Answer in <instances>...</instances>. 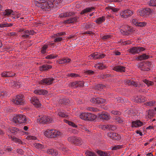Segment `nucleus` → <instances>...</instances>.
Wrapping results in <instances>:
<instances>
[{
    "instance_id": "nucleus-20",
    "label": "nucleus",
    "mask_w": 156,
    "mask_h": 156,
    "mask_svg": "<svg viewBox=\"0 0 156 156\" xmlns=\"http://www.w3.org/2000/svg\"><path fill=\"white\" fill-rule=\"evenodd\" d=\"M51 138H55L58 137L62 134L60 131L56 129H52Z\"/></svg>"
},
{
    "instance_id": "nucleus-58",
    "label": "nucleus",
    "mask_w": 156,
    "mask_h": 156,
    "mask_svg": "<svg viewBox=\"0 0 156 156\" xmlns=\"http://www.w3.org/2000/svg\"><path fill=\"white\" fill-rule=\"evenodd\" d=\"M146 23L145 22H139L137 26L143 27L146 25Z\"/></svg>"
},
{
    "instance_id": "nucleus-17",
    "label": "nucleus",
    "mask_w": 156,
    "mask_h": 156,
    "mask_svg": "<svg viewBox=\"0 0 156 156\" xmlns=\"http://www.w3.org/2000/svg\"><path fill=\"white\" fill-rule=\"evenodd\" d=\"M33 34V32L31 30H26L22 33L21 36L24 38L29 37L30 35Z\"/></svg>"
},
{
    "instance_id": "nucleus-2",
    "label": "nucleus",
    "mask_w": 156,
    "mask_h": 156,
    "mask_svg": "<svg viewBox=\"0 0 156 156\" xmlns=\"http://www.w3.org/2000/svg\"><path fill=\"white\" fill-rule=\"evenodd\" d=\"M53 122V119L51 117L45 115L39 116L37 121V122L44 124L50 123Z\"/></svg>"
},
{
    "instance_id": "nucleus-44",
    "label": "nucleus",
    "mask_w": 156,
    "mask_h": 156,
    "mask_svg": "<svg viewBox=\"0 0 156 156\" xmlns=\"http://www.w3.org/2000/svg\"><path fill=\"white\" fill-rule=\"evenodd\" d=\"M105 86L102 84H99L96 85L95 87V88L98 90H101L103 89Z\"/></svg>"
},
{
    "instance_id": "nucleus-35",
    "label": "nucleus",
    "mask_w": 156,
    "mask_h": 156,
    "mask_svg": "<svg viewBox=\"0 0 156 156\" xmlns=\"http://www.w3.org/2000/svg\"><path fill=\"white\" fill-rule=\"evenodd\" d=\"M15 74H12L9 72H5L1 74V75L3 77H10L13 76Z\"/></svg>"
},
{
    "instance_id": "nucleus-4",
    "label": "nucleus",
    "mask_w": 156,
    "mask_h": 156,
    "mask_svg": "<svg viewBox=\"0 0 156 156\" xmlns=\"http://www.w3.org/2000/svg\"><path fill=\"white\" fill-rule=\"evenodd\" d=\"M12 120L14 122L20 124L25 123L27 120L26 116L22 114L15 115Z\"/></svg>"
},
{
    "instance_id": "nucleus-28",
    "label": "nucleus",
    "mask_w": 156,
    "mask_h": 156,
    "mask_svg": "<svg viewBox=\"0 0 156 156\" xmlns=\"http://www.w3.org/2000/svg\"><path fill=\"white\" fill-rule=\"evenodd\" d=\"M70 59L68 58H65L58 60L57 62L59 64H63L70 62Z\"/></svg>"
},
{
    "instance_id": "nucleus-52",
    "label": "nucleus",
    "mask_w": 156,
    "mask_h": 156,
    "mask_svg": "<svg viewBox=\"0 0 156 156\" xmlns=\"http://www.w3.org/2000/svg\"><path fill=\"white\" fill-rule=\"evenodd\" d=\"M26 139L28 140H36L37 138L34 136H28L26 137Z\"/></svg>"
},
{
    "instance_id": "nucleus-47",
    "label": "nucleus",
    "mask_w": 156,
    "mask_h": 156,
    "mask_svg": "<svg viewBox=\"0 0 156 156\" xmlns=\"http://www.w3.org/2000/svg\"><path fill=\"white\" fill-rule=\"evenodd\" d=\"M86 110L88 111H92L93 112H97L99 111L98 109L95 108L88 107L86 108Z\"/></svg>"
},
{
    "instance_id": "nucleus-36",
    "label": "nucleus",
    "mask_w": 156,
    "mask_h": 156,
    "mask_svg": "<svg viewBox=\"0 0 156 156\" xmlns=\"http://www.w3.org/2000/svg\"><path fill=\"white\" fill-rule=\"evenodd\" d=\"M135 101L137 103H140L144 102L145 100L143 97L141 96H137L135 99Z\"/></svg>"
},
{
    "instance_id": "nucleus-15",
    "label": "nucleus",
    "mask_w": 156,
    "mask_h": 156,
    "mask_svg": "<svg viewBox=\"0 0 156 156\" xmlns=\"http://www.w3.org/2000/svg\"><path fill=\"white\" fill-rule=\"evenodd\" d=\"M65 34V32H61L55 34L53 36V37L55 38L54 41V42H58L61 41L62 40V38L60 36L63 35Z\"/></svg>"
},
{
    "instance_id": "nucleus-10",
    "label": "nucleus",
    "mask_w": 156,
    "mask_h": 156,
    "mask_svg": "<svg viewBox=\"0 0 156 156\" xmlns=\"http://www.w3.org/2000/svg\"><path fill=\"white\" fill-rule=\"evenodd\" d=\"M90 101L91 102L96 104H101L105 103L106 101L105 99L101 98H92Z\"/></svg>"
},
{
    "instance_id": "nucleus-5",
    "label": "nucleus",
    "mask_w": 156,
    "mask_h": 156,
    "mask_svg": "<svg viewBox=\"0 0 156 156\" xmlns=\"http://www.w3.org/2000/svg\"><path fill=\"white\" fill-rule=\"evenodd\" d=\"M80 117L84 120H94L95 119L96 116L90 113H82L80 115Z\"/></svg>"
},
{
    "instance_id": "nucleus-45",
    "label": "nucleus",
    "mask_w": 156,
    "mask_h": 156,
    "mask_svg": "<svg viewBox=\"0 0 156 156\" xmlns=\"http://www.w3.org/2000/svg\"><path fill=\"white\" fill-rule=\"evenodd\" d=\"M34 145L36 148L39 149H41L44 148V146L38 143H35Z\"/></svg>"
},
{
    "instance_id": "nucleus-32",
    "label": "nucleus",
    "mask_w": 156,
    "mask_h": 156,
    "mask_svg": "<svg viewBox=\"0 0 156 156\" xmlns=\"http://www.w3.org/2000/svg\"><path fill=\"white\" fill-rule=\"evenodd\" d=\"M94 7H91L87 8L82 10L80 13L81 14H83L85 13L88 12H90L91 11L94 10Z\"/></svg>"
},
{
    "instance_id": "nucleus-26",
    "label": "nucleus",
    "mask_w": 156,
    "mask_h": 156,
    "mask_svg": "<svg viewBox=\"0 0 156 156\" xmlns=\"http://www.w3.org/2000/svg\"><path fill=\"white\" fill-rule=\"evenodd\" d=\"M77 18L74 17L70 18L67 20H65L64 21V23H70L76 22L77 20Z\"/></svg>"
},
{
    "instance_id": "nucleus-43",
    "label": "nucleus",
    "mask_w": 156,
    "mask_h": 156,
    "mask_svg": "<svg viewBox=\"0 0 156 156\" xmlns=\"http://www.w3.org/2000/svg\"><path fill=\"white\" fill-rule=\"evenodd\" d=\"M58 57V55H56L51 54L47 55L45 57V58L48 59H52Z\"/></svg>"
},
{
    "instance_id": "nucleus-55",
    "label": "nucleus",
    "mask_w": 156,
    "mask_h": 156,
    "mask_svg": "<svg viewBox=\"0 0 156 156\" xmlns=\"http://www.w3.org/2000/svg\"><path fill=\"white\" fill-rule=\"evenodd\" d=\"M109 125H103L101 126V129L104 130H109Z\"/></svg>"
},
{
    "instance_id": "nucleus-7",
    "label": "nucleus",
    "mask_w": 156,
    "mask_h": 156,
    "mask_svg": "<svg viewBox=\"0 0 156 156\" xmlns=\"http://www.w3.org/2000/svg\"><path fill=\"white\" fill-rule=\"evenodd\" d=\"M133 13V11L129 9H126L121 11L120 16L122 18H127L131 16Z\"/></svg>"
},
{
    "instance_id": "nucleus-54",
    "label": "nucleus",
    "mask_w": 156,
    "mask_h": 156,
    "mask_svg": "<svg viewBox=\"0 0 156 156\" xmlns=\"http://www.w3.org/2000/svg\"><path fill=\"white\" fill-rule=\"evenodd\" d=\"M155 102L154 101H150L149 102H147L146 103V105L149 106H152L154 104Z\"/></svg>"
},
{
    "instance_id": "nucleus-11",
    "label": "nucleus",
    "mask_w": 156,
    "mask_h": 156,
    "mask_svg": "<svg viewBox=\"0 0 156 156\" xmlns=\"http://www.w3.org/2000/svg\"><path fill=\"white\" fill-rule=\"evenodd\" d=\"M54 80L53 78H50L43 79L39 82V83L41 84L48 85L51 84Z\"/></svg>"
},
{
    "instance_id": "nucleus-29",
    "label": "nucleus",
    "mask_w": 156,
    "mask_h": 156,
    "mask_svg": "<svg viewBox=\"0 0 156 156\" xmlns=\"http://www.w3.org/2000/svg\"><path fill=\"white\" fill-rule=\"evenodd\" d=\"M149 57V56L148 55L145 54H143L136 58V59L139 60H142L147 59Z\"/></svg>"
},
{
    "instance_id": "nucleus-6",
    "label": "nucleus",
    "mask_w": 156,
    "mask_h": 156,
    "mask_svg": "<svg viewBox=\"0 0 156 156\" xmlns=\"http://www.w3.org/2000/svg\"><path fill=\"white\" fill-rule=\"evenodd\" d=\"M151 66V62H142L138 65V67L142 70L148 71L150 69Z\"/></svg>"
},
{
    "instance_id": "nucleus-60",
    "label": "nucleus",
    "mask_w": 156,
    "mask_h": 156,
    "mask_svg": "<svg viewBox=\"0 0 156 156\" xmlns=\"http://www.w3.org/2000/svg\"><path fill=\"white\" fill-rule=\"evenodd\" d=\"M121 33H122L123 34L125 35H127L129 34L130 33V31L128 30H123L122 29H121Z\"/></svg>"
},
{
    "instance_id": "nucleus-14",
    "label": "nucleus",
    "mask_w": 156,
    "mask_h": 156,
    "mask_svg": "<svg viewBox=\"0 0 156 156\" xmlns=\"http://www.w3.org/2000/svg\"><path fill=\"white\" fill-rule=\"evenodd\" d=\"M105 56L104 54H101L96 52L91 54L89 57L90 58H92L93 59H95L103 58Z\"/></svg>"
},
{
    "instance_id": "nucleus-49",
    "label": "nucleus",
    "mask_w": 156,
    "mask_h": 156,
    "mask_svg": "<svg viewBox=\"0 0 156 156\" xmlns=\"http://www.w3.org/2000/svg\"><path fill=\"white\" fill-rule=\"evenodd\" d=\"M106 9H107V10H111L112 11L114 12H117L119 10V9L117 8H114L112 7H107L106 8Z\"/></svg>"
},
{
    "instance_id": "nucleus-23",
    "label": "nucleus",
    "mask_w": 156,
    "mask_h": 156,
    "mask_svg": "<svg viewBox=\"0 0 156 156\" xmlns=\"http://www.w3.org/2000/svg\"><path fill=\"white\" fill-rule=\"evenodd\" d=\"M52 68V66L48 64H44L39 67L40 70L41 71H43L48 70Z\"/></svg>"
},
{
    "instance_id": "nucleus-59",
    "label": "nucleus",
    "mask_w": 156,
    "mask_h": 156,
    "mask_svg": "<svg viewBox=\"0 0 156 156\" xmlns=\"http://www.w3.org/2000/svg\"><path fill=\"white\" fill-rule=\"evenodd\" d=\"M58 115L59 116L62 117H67L68 116L67 115L62 112H58Z\"/></svg>"
},
{
    "instance_id": "nucleus-53",
    "label": "nucleus",
    "mask_w": 156,
    "mask_h": 156,
    "mask_svg": "<svg viewBox=\"0 0 156 156\" xmlns=\"http://www.w3.org/2000/svg\"><path fill=\"white\" fill-rule=\"evenodd\" d=\"M14 14L12 15L14 16L13 17V18L14 19L16 18H18L21 16V14L20 13H18L15 12H14Z\"/></svg>"
},
{
    "instance_id": "nucleus-39",
    "label": "nucleus",
    "mask_w": 156,
    "mask_h": 156,
    "mask_svg": "<svg viewBox=\"0 0 156 156\" xmlns=\"http://www.w3.org/2000/svg\"><path fill=\"white\" fill-rule=\"evenodd\" d=\"M13 25L12 23H0V27L1 28H4L5 27H10Z\"/></svg>"
},
{
    "instance_id": "nucleus-62",
    "label": "nucleus",
    "mask_w": 156,
    "mask_h": 156,
    "mask_svg": "<svg viewBox=\"0 0 156 156\" xmlns=\"http://www.w3.org/2000/svg\"><path fill=\"white\" fill-rule=\"evenodd\" d=\"M132 23L134 25L137 26L138 25L139 22L138 21L135 19H133L132 20Z\"/></svg>"
},
{
    "instance_id": "nucleus-30",
    "label": "nucleus",
    "mask_w": 156,
    "mask_h": 156,
    "mask_svg": "<svg viewBox=\"0 0 156 156\" xmlns=\"http://www.w3.org/2000/svg\"><path fill=\"white\" fill-rule=\"evenodd\" d=\"M97 153L101 156H109L110 153L109 152L104 151H98Z\"/></svg>"
},
{
    "instance_id": "nucleus-31",
    "label": "nucleus",
    "mask_w": 156,
    "mask_h": 156,
    "mask_svg": "<svg viewBox=\"0 0 156 156\" xmlns=\"http://www.w3.org/2000/svg\"><path fill=\"white\" fill-rule=\"evenodd\" d=\"M94 67L96 69H102L105 68V66L101 63H99L95 65Z\"/></svg>"
},
{
    "instance_id": "nucleus-50",
    "label": "nucleus",
    "mask_w": 156,
    "mask_h": 156,
    "mask_svg": "<svg viewBox=\"0 0 156 156\" xmlns=\"http://www.w3.org/2000/svg\"><path fill=\"white\" fill-rule=\"evenodd\" d=\"M149 5L150 6H156V0H151Z\"/></svg>"
},
{
    "instance_id": "nucleus-12",
    "label": "nucleus",
    "mask_w": 156,
    "mask_h": 156,
    "mask_svg": "<svg viewBox=\"0 0 156 156\" xmlns=\"http://www.w3.org/2000/svg\"><path fill=\"white\" fill-rule=\"evenodd\" d=\"M98 117L101 119L103 120H108L110 118V116L109 114L106 112H103L101 113L98 114Z\"/></svg>"
},
{
    "instance_id": "nucleus-25",
    "label": "nucleus",
    "mask_w": 156,
    "mask_h": 156,
    "mask_svg": "<svg viewBox=\"0 0 156 156\" xmlns=\"http://www.w3.org/2000/svg\"><path fill=\"white\" fill-rule=\"evenodd\" d=\"M52 129H47L44 131V134L45 136L49 138H51Z\"/></svg>"
},
{
    "instance_id": "nucleus-46",
    "label": "nucleus",
    "mask_w": 156,
    "mask_h": 156,
    "mask_svg": "<svg viewBox=\"0 0 156 156\" xmlns=\"http://www.w3.org/2000/svg\"><path fill=\"white\" fill-rule=\"evenodd\" d=\"M86 156H97L96 154L92 152L87 151L86 152Z\"/></svg>"
},
{
    "instance_id": "nucleus-38",
    "label": "nucleus",
    "mask_w": 156,
    "mask_h": 156,
    "mask_svg": "<svg viewBox=\"0 0 156 156\" xmlns=\"http://www.w3.org/2000/svg\"><path fill=\"white\" fill-rule=\"evenodd\" d=\"M11 139L14 142L16 143H17L19 144H23L24 143L20 139H18L16 137H14V136H12L11 137Z\"/></svg>"
},
{
    "instance_id": "nucleus-18",
    "label": "nucleus",
    "mask_w": 156,
    "mask_h": 156,
    "mask_svg": "<svg viewBox=\"0 0 156 156\" xmlns=\"http://www.w3.org/2000/svg\"><path fill=\"white\" fill-rule=\"evenodd\" d=\"M143 123L140 120H138L132 122V127H139L143 125Z\"/></svg>"
},
{
    "instance_id": "nucleus-48",
    "label": "nucleus",
    "mask_w": 156,
    "mask_h": 156,
    "mask_svg": "<svg viewBox=\"0 0 156 156\" xmlns=\"http://www.w3.org/2000/svg\"><path fill=\"white\" fill-rule=\"evenodd\" d=\"M68 76L71 77H76L79 76V75L75 73H71L68 74L67 75Z\"/></svg>"
},
{
    "instance_id": "nucleus-57",
    "label": "nucleus",
    "mask_w": 156,
    "mask_h": 156,
    "mask_svg": "<svg viewBox=\"0 0 156 156\" xmlns=\"http://www.w3.org/2000/svg\"><path fill=\"white\" fill-rule=\"evenodd\" d=\"M109 130H114L116 129V126L113 125H109Z\"/></svg>"
},
{
    "instance_id": "nucleus-24",
    "label": "nucleus",
    "mask_w": 156,
    "mask_h": 156,
    "mask_svg": "<svg viewBox=\"0 0 156 156\" xmlns=\"http://www.w3.org/2000/svg\"><path fill=\"white\" fill-rule=\"evenodd\" d=\"M34 93L39 95H45L47 93V91L44 90H36L34 91Z\"/></svg>"
},
{
    "instance_id": "nucleus-34",
    "label": "nucleus",
    "mask_w": 156,
    "mask_h": 156,
    "mask_svg": "<svg viewBox=\"0 0 156 156\" xmlns=\"http://www.w3.org/2000/svg\"><path fill=\"white\" fill-rule=\"evenodd\" d=\"M83 143V141L80 137H76V140H75L74 144L77 145H81Z\"/></svg>"
},
{
    "instance_id": "nucleus-61",
    "label": "nucleus",
    "mask_w": 156,
    "mask_h": 156,
    "mask_svg": "<svg viewBox=\"0 0 156 156\" xmlns=\"http://www.w3.org/2000/svg\"><path fill=\"white\" fill-rule=\"evenodd\" d=\"M4 148V150L6 151H9L12 150L11 148L9 146H5Z\"/></svg>"
},
{
    "instance_id": "nucleus-3",
    "label": "nucleus",
    "mask_w": 156,
    "mask_h": 156,
    "mask_svg": "<svg viewBox=\"0 0 156 156\" xmlns=\"http://www.w3.org/2000/svg\"><path fill=\"white\" fill-rule=\"evenodd\" d=\"M12 101L16 105H22L25 103V98L23 95H18L12 98Z\"/></svg>"
},
{
    "instance_id": "nucleus-51",
    "label": "nucleus",
    "mask_w": 156,
    "mask_h": 156,
    "mask_svg": "<svg viewBox=\"0 0 156 156\" xmlns=\"http://www.w3.org/2000/svg\"><path fill=\"white\" fill-rule=\"evenodd\" d=\"M122 147V145H117L112 147V150H116L120 149Z\"/></svg>"
},
{
    "instance_id": "nucleus-8",
    "label": "nucleus",
    "mask_w": 156,
    "mask_h": 156,
    "mask_svg": "<svg viewBox=\"0 0 156 156\" xmlns=\"http://www.w3.org/2000/svg\"><path fill=\"white\" fill-rule=\"evenodd\" d=\"M144 49L142 47H135L131 48L128 50L129 52L132 54H135L143 51Z\"/></svg>"
},
{
    "instance_id": "nucleus-64",
    "label": "nucleus",
    "mask_w": 156,
    "mask_h": 156,
    "mask_svg": "<svg viewBox=\"0 0 156 156\" xmlns=\"http://www.w3.org/2000/svg\"><path fill=\"white\" fill-rule=\"evenodd\" d=\"M77 81L73 82L71 83L70 84V85L73 87H77Z\"/></svg>"
},
{
    "instance_id": "nucleus-41",
    "label": "nucleus",
    "mask_w": 156,
    "mask_h": 156,
    "mask_svg": "<svg viewBox=\"0 0 156 156\" xmlns=\"http://www.w3.org/2000/svg\"><path fill=\"white\" fill-rule=\"evenodd\" d=\"M143 82L146 84L148 87L150 86H152L154 84V83L153 82L147 80H143Z\"/></svg>"
},
{
    "instance_id": "nucleus-16",
    "label": "nucleus",
    "mask_w": 156,
    "mask_h": 156,
    "mask_svg": "<svg viewBox=\"0 0 156 156\" xmlns=\"http://www.w3.org/2000/svg\"><path fill=\"white\" fill-rule=\"evenodd\" d=\"M30 101L36 107H39L41 105L38 99L35 97L32 98Z\"/></svg>"
},
{
    "instance_id": "nucleus-22",
    "label": "nucleus",
    "mask_w": 156,
    "mask_h": 156,
    "mask_svg": "<svg viewBox=\"0 0 156 156\" xmlns=\"http://www.w3.org/2000/svg\"><path fill=\"white\" fill-rule=\"evenodd\" d=\"M47 153L49 154H51L53 156H56L58 154V152L53 149H48L47 151Z\"/></svg>"
},
{
    "instance_id": "nucleus-42",
    "label": "nucleus",
    "mask_w": 156,
    "mask_h": 156,
    "mask_svg": "<svg viewBox=\"0 0 156 156\" xmlns=\"http://www.w3.org/2000/svg\"><path fill=\"white\" fill-rule=\"evenodd\" d=\"M74 14V13L73 12H67L66 13H64L62 14L61 17H66L67 16H70Z\"/></svg>"
},
{
    "instance_id": "nucleus-33",
    "label": "nucleus",
    "mask_w": 156,
    "mask_h": 156,
    "mask_svg": "<svg viewBox=\"0 0 156 156\" xmlns=\"http://www.w3.org/2000/svg\"><path fill=\"white\" fill-rule=\"evenodd\" d=\"M105 20V16H102L101 17H100L98 18L95 22L97 23L100 24L104 22Z\"/></svg>"
},
{
    "instance_id": "nucleus-40",
    "label": "nucleus",
    "mask_w": 156,
    "mask_h": 156,
    "mask_svg": "<svg viewBox=\"0 0 156 156\" xmlns=\"http://www.w3.org/2000/svg\"><path fill=\"white\" fill-rule=\"evenodd\" d=\"M64 121L65 122L68 123L69 125L72 126L73 127L76 128L77 127V126L72 122L69 121L67 120H64Z\"/></svg>"
},
{
    "instance_id": "nucleus-13",
    "label": "nucleus",
    "mask_w": 156,
    "mask_h": 156,
    "mask_svg": "<svg viewBox=\"0 0 156 156\" xmlns=\"http://www.w3.org/2000/svg\"><path fill=\"white\" fill-rule=\"evenodd\" d=\"M107 135L108 137L113 140H119L121 139L120 135L116 133L109 132L108 133Z\"/></svg>"
},
{
    "instance_id": "nucleus-63",
    "label": "nucleus",
    "mask_w": 156,
    "mask_h": 156,
    "mask_svg": "<svg viewBox=\"0 0 156 156\" xmlns=\"http://www.w3.org/2000/svg\"><path fill=\"white\" fill-rule=\"evenodd\" d=\"M111 37V35H107L105 36H104L102 37V38L104 40H107L109 38H110Z\"/></svg>"
},
{
    "instance_id": "nucleus-27",
    "label": "nucleus",
    "mask_w": 156,
    "mask_h": 156,
    "mask_svg": "<svg viewBox=\"0 0 156 156\" xmlns=\"http://www.w3.org/2000/svg\"><path fill=\"white\" fill-rule=\"evenodd\" d=\"M8 131L13 134H16L19 132V129L16 127H12L9 128Z\"/></svg>"
},
{
    "instance_id": "nucleus-19",
    "label": "nucleus",
    "mask_w": 156,
    "mask_h": 156,
    "mask_svg": "<svg viewBox=\"0 0 156 156\" xmlns=\"http://www.w3.org/2000/svg\"><path fill=\"white\" fill-rule=\"evenodd\" d=\"M113 69L117 72H125L126 71L125 67L120 66H116L114 67Z\"/></svg>"
},
{
    "instance_id": "nucleus-21",
    "label": "nucleus",
    "mask_w": 156,
    "mask_h": 156,
    "mask_svg": "<svg viewBox=\"0 0 156 156\" xmlns=\"http://www.w3.org/2000/svg\"><path fill=\"white\" fill-rule=\"evenodd\" d=\"M3 15L5 16H9L11 15L14 14V12L12 9H6L2 13Z\"/></svg>"
},
{
    "instance_id": "nucleus-37",
    "label": "nucleus",
    "mask_w": 156,
    "mask_h": 156,
    "mask_svg": "<svg viewBox=\"0 0 156 156\" xmlns=\"http://www.w3.org/2000/svg\"><path fill=\"white\" fill-rule=\"evenodd\" d=\"M76 139V136H71L69 137L68 138V140L69 142L71 144H74L75 140Z\"/></svg>"
},
{
    "instance_id": "nucleus-56",
    "label": "nucleus",
    "mask_w": 156,
    "mask_h": 156,
    "mask_svg": "<svg viewBox=\"0 0 156 156\" xmlns=\"http://www.w3.org/2000/svg\"><path fill=\"white\" fill-rule=\"evenodd\" d=\"M77 87H82L83 86L84 83L82 81H77Z\"/></svg>"
},
{
    "instance_id": "nucleus-9",
    "label": "nucleus",
    "mask_w": 156,
    "mask_h": 156,
    "mask_svg": "<svg viewBox=\"0 0 156 156\" xmlns=\"http://www.w3.org/2000/svg\"><path fill=\"white\" fill-rule=\"evenodd\" d=\"M150 13L151 10L148 8L142 9L137 12L138 14L142 16L149 15Z\"/></svg>"
},
{
    "instance_id": "nucleus-1",
    "label": "nucleus",
    "mask_w": 156,
    "mask_h": 156,
    "mask_svg": "<svg viewBox=\"0 0 156 156\" xmlns=\"http://www.w3.org/2000/svg\"><path fill=\"white\" fill-rule=\"evenodd\" d=\"M62 2V0H34L35 5L40 7L43 10H46L53 7Z\"/></svg>"
}]
</instances>
